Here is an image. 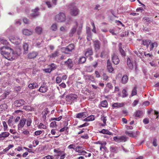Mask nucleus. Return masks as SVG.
I'll use <instances>...</instances> for the list:
<instances>
[{
  "mask_svg": "<svg viewBox=\"0 0 159 159\" xmlns=\"http://www.w3.org/2000/svg\"><path fill=\"white\" fill-rule=\"evenodd\" d=\"M0 53L5 58L8 60L15 59L17 54L14 53L12 49L8 47H2L0 48Z\"/></svg>",
  "mask_w": 159,
  "mask_h": 159,
  "instance_id": "nucleus-1",
  "label": "nucleus"
},
{
  "mask_svg": "<svg viewBox=\"0 0 159 159\" xmlns=\"http://www.w3.org/2000/svg\"><path fill=\"white\" fill-rule=\"evenodd\" d=\"M77 96L74 94H70L67 95L66 98L67 104H71L74 101H76Z\"/></svg>",
  "mask_w": 159,
  "mask_h": 159,
  "instance_id": "nucleus-2",
  "label": "nucleus"
},
{
  "mask_svg": "<svg viewBox=\"0 0 159 159\" xmlns=\"http://www.w3.org/2000/svg\"><path fill=\"white\" fill-rule=\"evenodd\" d=\"M70 5L71 6L70 7V11L71 15L74 16H76L80 12L79 10L74 6V3H72Z\"/></svg>",
  "mask_w": 159,
  "mask_h": 159,
  "instance_id": "nucleus-3",
  "label": "nucleus"
},
{
  "mask_svg": "<svg viewBox=\"0 0 159 159\" xmlns=\"http://www.w3.org/2000/svg\"><path fill=\"white\" fill-rule=\"evenodd\" d=\"M55 19L58 22H63L65 20V15L63 13H60L55 16Z\"/></svg>",
  "mask_w": 159,
  "mask_h": 159,
  "instance_id": "nucleus-4",
  "label": "nucleus"
},
{
  "mask_svg": "<svg viewBox=\"0 0 159 159\" xmlns=\"http://www.w3.org/2000/svg\"><path fill=\"white\" fill-rule=\"evenodd\" d=\"M114 140L118 142H125L127 141V138L124 136H115L113 138Z\"/></svg>",
  "mask_w": 159,
  "mask_h": 159,
  "instance_id": "nucleus-5",
  "label": "nucleus"
},
{
  "mask_svg": "<svg viewBox=\"0 0 159 159\" xmlns=\"http://www.w3.org/2000/svg\"><path fill=\"white\" fill-rule=\"evenodd\" d=\"M39 9L38 7H36L35 9L32 10V13L30 14L31 16L33 17L38 16L39 15Z\"/></svg>",
  "mask_w": 159,
  "mask_h": 159,
  "instance_id": "nucleus-6",
  "label": "nucleus"
},
{
  "mask_svg": "<svg viewBox=\"0 0 159 159\" xmlns=\"http://www.w3.org/2000/svg\"><path fill=\"white\" fill-rule=\"evenodd\" d=\"M86 33L87 34V39L89 40H90L92 38V36L91 32V30L89 27H86Z\"/></svg>",
  "mask_w": 159,
  "mask_h": 159,
  "instance_id": "nucleus-7",
  "label": "nucleus"
},
{
  "mask_svg": "<svg viewBox=\"0 0 159 159\" xmlns=\"http://www.w3.org/2000/svg\"><path fill=\"white\" fill-rule=\"evenodd\" d=\"M48 90V88L47 85L44 84H43L38 89V91L40 92L45 93Z\"/></svg>",
  "mask_w": 159,
  "mask_h": 159,
  "instance_id": "nucleus-8",
  "label": "nucleus"
},
{
  "mask_svg": "<svg viewBox=\"0 0 159 159\" xmlns=\"http://www.w3.org/2000/svg\"><path fill=\"white\" fill-rule=\"evenodd\" d=\"M112 60L113 62L116 65L118 64L120 61L118 57L115 54L112 55Z\"/></svg>",
  "mask_w": 159,
  "mask_h": 159,
  "instance_id": "nucleus-9",
  "label": "nucleus"
},
{
  "mask_svg": "<svg viewBox=\"0 0 159 159\" xmlns=\"http://www.w3.org/2000/svg\"><path fill=\"white\" fill-rule=\"evenodd\" d=\"M65 64L70 68H71L73 66L72 59L70 58L68 59L65 62Z\"/></svg>",
  "mask_w": 159,
  "mask_h": 159,
  "instance_id": "nucleus-10",
  "label": "nucleus"
},
{
  "mask_svg": "<svg viewBox=\"0 0 159 159\" xmlns=\"http://www.w3.org/2000/svg\"><path fill=\"white\" fill-rule=\"evenodd\" d=\"M75 24L76 26L71 29L69 33V35L71 37L73 36V34L75 32L77 28L78 24L77 21L75 22Z\"/></svg>",
  "mask_w": 159,
  "mask_h": 159,
  "instance_id": "nucleus-11",
  "label": "nucleus"
},
{
  "mask_svg": "<svg viewBox=\"0 0 159 159\" xmlns=\"http://www.w3.org/2000/svg\"><path fill=\"white\" fill-rule=\"evenodd\" d=\"M93 44L95 50H98L100 48V42L98 40H95L93 41Z\"/></svg>",
  "mask_w": 159,
  "mask_h": 159,
  "instance_id": "nucleus-12",
  "label": "nucleus"
},
{
  "mask_svg": "<svg viewBox=\"0 0 159 159\" xmlns=\"http://www.w3.org/2000/svg\"><path fill=\"white\" fill-rule=\"evenodd\" d=\"M127 64L130 70H132L134 68L133 63L131 62V60L130 58L127 59Z\"/></svg>",
  "mask_w": 159,
  "mask_h": 159,
  "instance_id": "nucleus-13",
  "label": "nucleus"
},
{
  "mask_svg": "<svg viewBox=\"0 0 159 159\" xmlns=\"http://www.w3.org/2000/svg\"><path fill=\"white\" fill-rule=\"evenodd\" d=\"M57 0H52V5H51L50 2L48 1L46 2V3L48 7V8H50L55 6L57 4Z\"/></svg>",
  "mask_w": 159,
  "mask_h": 159,
  "instance_id": "nucleus-14",
  "label": "nucleus"
},
{
  "mask_svg": "<svg viewBox=\"0 0 159 159\" xmlns=\"http://www.w3.org/2000/svg\"><path fill=\"white\" fill-rule=\"evenodd\" d=\"M23 33L26 35H30L32 34L33 31L32 30L27 29H24L23 30Z\"/></svg>",
  "mask_w": 159,
  "mask_h": 159,
  "instance_id": "nucleus-15",
  "label": "nucleus"
},
{
  "mask_svg": "<svg viewBox=\"0 0 159 159\" xmlns=\"http://www.w3.org/2000/svg\"><path fill=\"white\" fill-rule=\"evenodd\" d=\"M10 41L16 45H18L20 43V40L19 38H9Z\"/></svg>",
  "mask_w": 159,
  "mask_h": 159,
  "instance_id": "nucleus-16",
  "label": "nucleus"
},
{
  "mask_svg": "<svg viewBox=\"0 0 159 159\" xmlns=\"http://www.w3.org/2000/svg\"><path fill=\"white\" fill-rule=\"evenodd\" d=\"M93 54V52L91 48H90L87 49L85 52V55L86 57H88L89 56H92Z\"/></svg>",
  "mask_w": 159,
  "mask_h": 159,
  "instance_id": "nucleus-17",
  "label": "nucleus"
},
{
  "mask_svg": "<svg viewBox=\"0 0 159 159\" xmlns=\"http://www.w3.org/2000/svg\"><path fill=\"white\" fill-rule=\"evenodd\" d=\"M87 113L86 112H82L76 114V117L78 118H85L86 117Z\"/></svg>",
  "mask_w": 159,
  "mask_h": 159,
  "instance_id": "nucleus-18",
  "label": "nucleus"
},
{
  "mask_svg": "<svg viewBox=\"0 0 159 159\" xmlns=\"http://www.w3.org/2000/svg\"><path fill=\"white\" fill-rule=\"evenodd\" d=\"M77 22L78 23V26H79V28L77 31V34H80L83 27V23L81 20L79 21L78 22Z\"/></svg>",
  "mask_w": 159,
  "mask_h": 159,
  "instance_id": "nucleus-19",
  "label": "nucleus"
},
{
  "mask_svg": "<svg viewBox=\"0 0 159 159\" xmlns=\"http://www.w3.org/2000/svg\"><path fill=\"white\" fill-rule=\"evenodd\" d=\"M128 80V77L126 75H124L121 79V82L123 84L127 83Z\"/></svg>",
  "mask_w": 159,
  "mask_h": 159,
  "instance_id": "nucleus-20",
  "label": "nucleus"
},
{
  "mask_svg": "<svg viewBox=\"0 0 159 159\" xmlns=\"http://www.w3.org/2000/svg\"><path fill=\"white\" fill-rule=\"evenodd\" d=\"M38 86V85L37 83L36 82H33L32 83L29 84L28 87L30 89H33L37 88Z\"/></svg>",
  "mask_w": 159,
  "mask_h": 159,
  "instance_id": "nucleus-21",
  "label": "nucleus"
},
{
  "mask_svg": "<svg viewBox=\"0 0 159 159\" xmlns=\"http://www.w3.org/2000/svg\"><path fill=\"white\" fill-rule=\"evenodd\" d=\"M38 55V53L36 52H33L28 55V57L29 59H32L36 57Z\"/></svg>",
  "mask_w": 159,
  "mask_h": 159,
  "instance_id": "nucleus-22",
  "label": "nucleus"
},
{
  "mask_svg": "<svg viewBox=\"0 0 159 159\" xmlns=\"http://www.w3.org/2000/svg\"><path fill=\"white\" fill-rule=\"evenodd\" d=\"M119 50L122 56H125V53L124 50L122 48V44L121 43H120L118 45Z\"/></svg>",
  "mask_w": 159,
  "mask_h": 159,
  "instance_id": "nucleus-23",
  "label": "nucleus"
},
{
  "mask_svg": "<svg viewBox=\"0 0 159 159\" xmlns=\"http://www.w3.org/2000/svg\"><path fill=\"white\" fill-rule=\"evenodd\" d=\"M138 132L137 131L136 132V133L132 132H129L128 131H126L125 133L126 135H128L130 137H135L136 136L137 133Z\"/></svg>",
  "mask_w": 159,
  "mask_h": 159,
  "instance_id": "nucleus-24",
  "label": "nucleus"
},
{
  "mask_svg": "<svg viewBox=\"0 0 159 159\" xmlns=\"http://www.w3.org/2000/svg\"><path fill=\"white\" fill-rule=\"evenodd\" d=\"M143 112L142 111L138 110L135 113V116L137 117H142L143 115Z\"/></svg>",
  "mask_w": 159,
  "mask_h": 159,
  "instance_id": "nucleus-25",
  "label": "nucleus"
},
{
  "mask_svg": "<svg viewBox=\"0 0 159 159\" xmlns=\"http://www.w3.org/2000/svg\"><path fill=\"white\" fill-rule=\"evenodd\" d=\"M9 135L10 133L8 132H2L0 134V138L7 137Z\"/></svg>",
  "mask_w": 159,
  "mask_h": 159,
  "instance_id": "nucleus-26",
  "label": "nucleus"
},
{
  "mask_svg": "<svg viewBox=\"0 0 159 159\" xmlns=\"http://www.w3.org/2000/svg\"><path fill=\"white\" fill-rule=\"evenodd\" d=\"M100 133H102L104 134H107L109 135H112V133L110 132L107 129H103L101 131H100Z\"/></svg>",
  "mask_w": 159,
  "mask_h": 159,
  "instance_id": "nucleus-27",
  "label": "nucleus"
},
{
  "mask_svg": "<svg viewBox=\"0 0 159 159\" xmlns=\"http://www.w3.org/2000/svg\"><path fill=\"white\" fill-rule=\"evenodd\" d=\"M58 50H57L54 52L50 55L49 56L51 58H54L58 56Z\"/></svg>",
  "mask_w": 159,
  "mask_h": 159,
  "instance_id": "nucleus-28",
  "label": "nucleus"
},
{
  "mask_svg": "<svg viewBox=\"0 0 159 159\" xmlns=\"http://www.w3.org/2000/svg\"><path fill=\"white\" fill-rule=\"evenodd\" d=\"M61 153L59 155H57V156H60V159H64L66 157V154L64 151L61 152Z\"/></svg>",
  "mask_w": 159,
  "mask_h": 159,
  "instance_id": "nucleus-29",
  "label": "nucleus"
},
{
  "mask_svg": "<svg viewBox=\"0 0 159 159\" xmlns=\"http://www.w3.org/2000/svg\"><path fill=\"white\" fill-rule=\"evenodd\" d=\"M123 103H114L112 105V107H123Z\"/></svg>",
  "mask_w": 159,
  "mask_h": 159,
  "instance_id": "nucleus-30",
  "label": "nucleus"
},
{
  "mask_svg": "<svg viewBox=\"0 0 159 159\" xmlns=\"http://www.w3.org/2000/svg\"><path fill=\"white\" fill-rule=\"evenodd\" d=\"M151 41L149 39H146L144 40H143L142 41V43L145 46L148 47Z\"/></svg>",
  "mask_w": 159,
  "mask_h": 159,
  "instance_id": "nucleus-31",
  "label": "nucleus"
},
{
  "mask_svg": "<svg viewBox=\"0 0 159 159\" xmlns=\"http://www.w3.org/2000/svg\"><path fill=\"white\" fill-rule=\"evenodd\" d=\"M69 52H71L75 48V46L73 44H70L67 47Z\"/></svg>",
  "mask_w": 159,
  "mask_h": 159,
  "instance_id": "nucleus-32",
  "label": "nucleus"
},
{
  "mask_svg": "<svg viewBox=\"0 0 159 159\" xmlns=\"http://www.w3.org/2000/svg\"><path fill=\"white\" fill-rule=\"evenodd\" d=\"M35 32L38 34H40L42 31V29L39 26L37 27L35 29Z\"/></svg>",
  "mask_w": 159,
  "mask_h": 159,
  "instance_id": "nucleus-33",
  "label": "nucleus"
},
{
  "mask_svg": "<svg viewBox=\"0 0 159 159\" xmlns=\"http://www.w3.org/2000/svg\"><path fill=\"white\" fill-rule=\"evenodd\" d=\"M23 48L24 49V54H26L28 52V45L27 43H25L23 46Z\"/></svg>",
  "mask_w": 159,
  "mask_h": 159,
  "instance_id": "nucleus-34",
  "label": "nucleus"
},
{
  "mask_svg": "<svg viewBox=\"0 0 159 159\" xmlns=\"http://www.w3.org/2000/svg\"><path fill=\"white\" fill-rule=\"evenodd\" d=\"M26 121V119L23 118V116H22V119L20 120V127H22L24 126V125L25 124Z\"/></svg>",
  "mask_w": 159,
  "mask_h": 159,
  "instance_id": "nucleus-35",
  "label": "nucleus"
},
{
  "mask_svg": "<svg viewBox=\"0 0 159 159\" xmlns=\"http://www.w3.org/2000/svg\"><path fill=\"white\" fill-rule=\"evenodd\" d=\"M86 60L85 57L82 56L80 58L79 60V63L80 64H82L84 63Z\"/></svg>",
  "mask_w": 159,
  "mask_h": 159,
  "instance_id": "nucleus-36",
  "label": "nucleus"
},
{
  "mask_svg": "<svg viewBox=\"0 0 159 159\" xmlns=\"http://www.w3.org/2000/svg\"><path fill=\"white\" fill-rule=\"evenodd\" d=\"M7 108V106L6 104H3L0 106V110L2 111L5 110Z\"/></svg>",
  "mask_w": 159,
  "mask_h": 159,
  "instance_id": "nucleus-37",
  "label": "nucleus"
},
{
  "mask_svg": "<svg viewBox=\"0 0 159 159\" xmlns=\"http://www.w3.org/2000/svg\"><path fill=\"white\" fill-rule=\"evenodd\" d=\"M13 116H11L10 117L9 119L7 121V123L9 126H11L13 125L12 123L13 121Z\"/></svg>",
  "mask_w": 159,
  "mask_h": 159,
  "instance_id": "nucleus-38",
  "label": "nucleus"
},
{
  "mask_svg": "<svg viewBox=\"0 0 159 159\" xmlns=\"http://www.w3.org/2000/svg\"><path fill=\"white\" fill-rule=\"evenodd\" d=\"M83 147H82L77 146L75 148V150L76 152H78L80 154V153H81V151L82 150L81 149Z\"/></svg>",
  "mask_w": 159,
  "mask_h": 159,
  "instance_id": "nucleus-39",
  "label": "nucleus"
},
{
  "mask_svg": "<svg viewBox=\"0 0 159 159\" xmlns=\"http://www.w3.org/2000/svg\"><path fill=\"white\" fill-rule=\"evenodd\" d=\"M101 120L102 121L103 124L102 125V126H104L106 124V122L107 120V116H102L101 117Z\"/></svg>",
  "mask_w": 159,
  "mask_h": 159,
  "instance_id": "nucleus-40",
  "label": "nucleus"
},
{
  "mask_svg": "<svg viewBox=\"0 0 159 159\" xmlns=\"http://www.w3.org/2000/svg\"><path fill=\"white\" fill-rule=\"evenodd\" d=\"M107 102L106 100H104L102 101L100 103L101 106L103 107H106L107 106Z\"/></svg>",
  "mask_w": 159,
  "mask_h": 159,
  "instance_id": "nucleus-41",
  "label": "nucleus"
},
{
  "mask_svg": "<svg viewBox=\"0 0 159 159\" xmlns=\"http://www.w3.org/2000/svg\"><path fill=\"white\" fill-rule=\"evenodd\" d=\"M51 30L53 31H55L57 29V25L56 24H53L51 26Z\"/></svg>",
  "mask_w": 159,
  "mask_h": 159,
  "instance_id": "nucleus-42",
  "label": "nucleus"
},
{
  "mask_svg": "<svg viewBox=\"0 0 159 159\" xmlns=\"http://www.w3.org/2000/svg\"><path fill=\"white\" fill-rule=\"evenodd\" d=\"M110 150L111 152L116 153L117 152V148L116 147L111 146L110 148Z\"/></svg>",
  "mask_w": 159,
  "mask_h": 159,
  "instance_id": "nucleus-43",
  "label": "nucleus"
},
{
  "mask_svg": "<svg viewBox=\"0 0 159 159\" xmlns=\"http://www.w3.org/2000/svg\"><path fill=\"white\" fill-rule=\"evenodd\" d=\"M137 94V87L135 86L133 89L131 94V96L135 95Z\"/></svg>",
  "mask_w": 159,
  "mask_h": 159,
  "instance_id": "nucleus-44",
  "label": "nucleus"
},
{
  "mask_svg": "<svg viewBox=\"0 0 159 159\" xmlns=\"http://www.w3.org/2000/svg\"><path fill=\"white\" fill-rule=\"evenodd\" d=\"M61 51L65 53H68L69 52L67 47H63L61 49Z\"/></svg>",
  "mask_w": 159,
  "mask_h": 159,
  "instance_id": "nucleus-45",
  "label": "nucleus"
},
{
  "mask_svg": "<svg viewBox=\"0 0 159 159\" xmlns=\"http://www.w3.org/2000/svg\"><path fill=\"white\" fill-rule=\"evenodd\" d=\"M85 79L86 80H92L94 79L93 77L91 75H85Z\"/></svg>",
  "mask_w": 159,
  "mask_h": 159,
  "instance_id": "nucleus-46",
  "label": "nucleus"
},
{
  "mask_svg": "<svg viewBox=\"0 0 159 159\" xmlns=\"http://www.w3.org/2000/svg\"><path fill=\"white\" fill-rule=\"evenodd\" d=\"M150 50H152L154 47H157V43H152L150 45Z\"/></svg>",
  "mask_w": 159,
  "mask_h": 159,
  "instance_id": "nucleus-47",
  "label": "nucleus"
},
{
  "mask_svg": "<svg viewBox=\"0 0 159 159\" xmlns=\"http://www.w3.org/2000/svg\"><path fill=\"white\" fill-rule=\"evenodd\" d=\"M49 66L50 67L51 69H52V71L56 69L57 67L56 65L53 63H52Z\"/></svg>",
  "mask_w": 159,
  "mask_h": 159,
  "instance_id": "nucleus-48",
  "label": "nucleus"
},
{
  "mask_svg": "<svg viewBox=\"0 0 159 159\" xmlns=\"http://www.w3.org/2000/svg\"><path fill=\"white\" fill-rule=\"evenodd\" d=\"M122 93V94H123L122 97L123 98L126 97L128 95V94L126 90L125 89H124L123 90Z\"/></svg>",
  "mask_w": 159,
  "mask_h": 159,
  "instance_id": "nucleus-49",
  "label": "nucleus"
},
{
  "mask_svg": "<svg viewBox=\"0 0 159 159\" xmlns=\"http://www.w3.org/2000/svg\"><path fill=\"white\" fill-rule=\"evenodd\" d=\"M0 41L1 43L4 45H7L8 43V42L6 40L3 39H0Z\"/></svg>",
  "mask_w": 159,
  "mask_h": 159,
  "instance_id": "nucleus-50",
  "label": "nucleus"
},
{
  "mask_svg": "<svg viewBox=\"0 0 159 159\" xmlns=\"http://www.w3.org/2000/svg\"><path fill=\"white\" fill-rule=\"evenodd\" d=\"M57 126L56 124V122L54 121L51 122L50 124V127H56Z\"/></svg>",
  "mask_w": 159,
  "mask_h": 159,
  "instance_id": "nucleus-51",
  "label": "nucleus"
},
{
  "mask_svg": "<svg viewBox=\"0 0 159 159\" xmlns=\"http://www.w3.org/2000/svg\"><path fill=\"white\" fill-rule=\"evenodd\" d=\"M62 81V79L61 78L57 76L56 77V82L57 84L60 83Z\"/></svg>",
  "mask_w": 159,
  "mask_h": 159,
  "instance_id": "nucleus-52",
  "label": "nucleus"
},
{
  "mask_svg": "<svg viewBox=\"0 0 159 159\" xmlns=\"http://www.w3.org/2000/svg\"><path fill=\"white\" fill-rule=\"evenodd\" d=\"M39 127L40 129L42 128L43 129H46L47 127L42 123H41L39 125Z\"/></svg>",
  "mask_w": 159,
  "mask_h": 159,
  "instance_id": "nucleus-53",
  "label": "nucleus"
},
{
  "mask_svg": "<svg viewBox=\"0 0 159 159\" xmlns=\"http://www.w3.org/2000/svg\"><path fill=\"white\" fill-rule=\"evenodd\" d=\"M87 117L88 118L89 121H93L95 119L94 116L93 115H90L88 116Z\"/></svg>",
  "mask_w": 159,
  "mask_h": 159,
  "instance_id": "nucleus-54",
  "label": "nucleus"
},
{
  "mask_svg": "<svg viewBox=\"0 0 159 159\" xmlns=\"http://www.w3.org/2000/svg\"><path fill=\"white\" fill-rule=\"evenodd\" d=\"M75 146L74 144H71L69 145L68 146V148L69 149H73L75 150Z\"/></svg>",
  "mask_w": 159,
  "mask_h": 159,
  "instance_id": "nucleus-55",
  "label": "nucleus"
},
{
  "mask_svg": "<svg viewBox=\"0 0 159 159\" xmlns=\"http://www.w3.org/2000/svg\"><path fill=\"white\" fill-rule=\"evenodd\" d=\"M3 129L4 131H6L7 130V124L6 122L5 121L3 122Z\"/></svg>",
  "mask_w": 159,
  "mask_h": 159,
  "instance_id": "nucleus-56",
  "label": "nucleus"
},
{
  "mask_svg": "<svg viewBox=\"0 0 159 159\" xmlns=\"http://www.w3.org/2000/svg\"><path fill=\"white\" fill-rule=\"evenodd\" d=\"M107 69L108 71L110 73H111L114 70V69L111 66H108Z\"/></svg>",
  "mask_w": 159,
  "mask_h": 159,
  "instance_id": "nucleus-57",
  "label": "nucleus"
},
{
  "mask_svg": "<svg viewBox=\"0 0 159 159\" xmlns=\"http://www.w3.org/2000/svg\"><path fill=\"white\" fill-rule=\"evenodd\" d=\"M93 70L92 66H89L87 68V71L89 72H91Z\"/></svg>",
  "mask_w": 159,
  "mask_h": 159,
  "instance_id": "nucleus-58",
  "label": "nucleus"
},
{
  "mask_svg": "<svg viewBox=\"0 0 159 159\" xmlns=\"http://www.w3.org/2000/svg\"><path fill=\"white\" fill-rule=\"evenodd\" d=\"M109 77L105 74H103L102 75L103 79L105 80H107L108 79Z\"/></svg>",
  "mask_w": 159,
  "mask_h": 159,
  "instance_id": "nucleus-59",
  "label": "nucleus"
},
{
  "mask_svg": "<svg viewBox=\"0 0 159 159\" xmlns=\"http://www.w3.org/2000/svg\"><path fill=\"white\" fill-rule=\"evenodd\" d=\"M43 70L46 73H50L52 71V69L49 68L44 69Z\"/></svg>",
  "mask_w": 159,
  "mask_h": 159,
  "instance_id": "nucleus-60",
  "label": "nucleus"
},
{
  "mask_svg": "<svg viewBox=\"0 0 159 159\" xmlns=\"http://www.w3.org/2000/svg\"><path fill=\"white\" fill-rule=\"evenodd\" d=\"M106 87H108L110 89H111L113 88L112 85L110 83H108L106 85Z\"/></svg>",
  "mask_w": 159,
  "mask_h": 159,
  "instance_id": "nucleus-61",
  "label": "nucleus"
},
{
  "mask_svg": "<svg viewBox=\"0 0 159 159\" xmlns=\"http://www.w3.org/2000/svg\"><path fill=\"white\" fill-rule=\"evenodd\" d=\"M68 129V127H65L61 129L59 131L60 132H62L65 131H66Z\"/></svg>",
  "mask_w": 159,
  "mask_h": 159,
  "instance_id": "nucleus-62",
  "label": "nucleus"
},
{
  "mask_svg": "<svg viewBox=\"0 0 159 159\" xmlns=\"http://www.w3.org/2000/svg\"><path fill=\"white\" fill-rule=\"evenodd\" d=\"M61 31L63 33H65L66 31V30L64 27L63 26H61L60 29Z\"/></svg>",
  "mask_w": 159,
  "mask_h": 159,
  "instance_id": "nucleus-63",
  "label": "nucleus"
},
{
  "mask_svg": "<svg viewBox=\"0 0 159 159\" xmlns=\"http://www.w3.org/2000/svg\"><path fill=\"white\" fill-rule=\"evenodd\" d=\"M44 159H53V157L50 155H48L44 157Z\"/></svg>",
  "mask_w": 159,
  "mask_h": 159,
  "instance_id": "nucleus-64",
  "label": "nucleus"
}]
</instances>
